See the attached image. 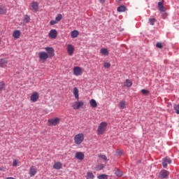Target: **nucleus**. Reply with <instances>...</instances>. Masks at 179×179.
Instances as JSON below:
<instances>
[{"instance_id": "nucleus-1", "label": "nucleus", "mask_w": 179, "mask_h": 179, "mask_svg": "<svg viewBox=\"0 0 179 179\" xmlns=\"http://www.w3.org/2000/svg\"><path fill=\"white\" fill-rule=\"evenodd\" d=\"M73 139L76 145H81L83 141H85V134L79 133L74 136Z\"/></svg>"}, {"instance_id": "nucleus-2", "label": "nucleus", "mask_w": 179, "mask_h": 179, "mask_svg": "<svg viewBox=\"0 0 179 179\" xmlns=\"http://www.w3.org/2000/svg\"><path fill=\"white\" fill-rule=\"evenodd\" d=\"M106 129H107V122H101L97 129V134L103 135V134L106 132Z\"/></svg>"}, {"instance_id": "nucleus-3", "label": "nucleus", "mask_w": 179, "mask_h": 179, "mask_svg": "<svg viewBox=\"0 0 179 179\" xmlns=\"http://www.w3.org/2000/svg\"><path fill=\"white\" fill-rule=\"evenodd\" d=\"M61 122V119L59 117H54L52 119H49L48 120V124L49 127H55V125H58Z\"/></svg>"}, {"instance_id": "nucleus-4", "label": "nucleus", "mask_w": 179, "mask_h": 179, "mask_svg": "<svg viewBox=\"0 0 179 179\" xmlns=\"http://www.w3.org/2000/svg\"><path fill=\"white\" fill-rule=\"evenodd\" d=\"M83 106H85V102L82 101H77L71 104V107H73V110H79V108L83 107Z\"/></svg>"}, {"instance_id": "nucleus-5", "label": "nucleus", "mask_w": 179, "mask_h": 179, "mask_svg": "<svg viewBox=\"0 0 179 179\" xmlns=\"http://www.w3.org/2000/svg\"><path fill=\"white\" fill-rule=\"evenodd\" d=\"M57 36L58 32L57 31V29H51L48 34L49 38H51L52 40H55Z\"/></svg>"}, {"instance_id": "nucleus-6", "label": "nucleus", "mask_w": 179, "mask_h": 179, "mask_svg": "<svg viewBox=\"0 0 179 179\" xmlns=\"http://www.w3.org/2000/svg\"><path fill=\"white\" fill-rule=\"evenodd\" d=\"M38 57L41 61H47L50 56H48V53L45 52H40L38 53Z\"/></svg>"}, {"instance_id": "nucleus-7", "label": "nucleus", "mask_w": 179, "mask_h": 179, "mask_svg": "<svg viewBox=\"0 0 179 179\" xmlns=\"http://www.w3.org/2000/svg\"><path fill=\"white\" fill-rule=\"evenodd\" d=\"M73 75L75 76H80L82 74V68L80 66H74L73 69Z\"/></svg>"}, {"instance_id": "nucleus-8", "label": "nucleus", "mask_w": 179, "mask_h": 179, "mask_svg": "<svg viewBox=\"0 0 179 179\" xmlns=\"http://www.w3.org/2000/svg\"><path fill=\"white\" fill-rule=\"evenodd\" d=\"M66 50L69 55H70V57H72V55H73V52H75V47H73V45H72L71 44H68Z\"/></svg>"}, {"instance_id": "nucleus-9", "label": "nucleus", "mask_w": 179, "mask_h": 179, "mask_svg": "<svg viewBox=\"0 0 179 179\" xmlns=\"http://www.w3.org/2000/svg\"><path fill=\"white\" fill-rule=\"evenodd\" d=\"M45 51L48 52V57L50 58L54 57L55 55V50H54V48H50V47H46L45 48Z\"/></svg>"}, {"instance_id": "nucleus-10", "label": "nucleus", "mask_w": 179, "mask_h": 179, "mask_svg": "<svg viewBox=\"0 0 179 179\" xmlns=\"http://www.w3.org/2000/svg\"><path fill=\"white\" fill-rule=\"evenodd\" d=\"M39 97H40V94H38V92H35L31 94L30 100L31 101H32V103H36V101L38 100Z\"/></svg>"}, {"instance_id": "nucleus-11", "label": "nucleus", "mask_w": 179, "mask_h": 179, "mask_svg": "<svg viewBox=\"0 0 179 179\" xmlns=\"http://www.w3.org/2000/svg\"><path fill=\"white\" fill-rule=\"evenodd\" d=\"M168 164H171V159L169 157L162 159V165L164 169H167Z\"/></svg>"}, {"instance_id": "nucleus-12", "label": "nucleus", "mask_w": 179, "mask_h": 179, "mask_svg": "<svg viewBox=\"0 0 179 179\" xmlns=\"http://www.w3.org/2000/svg\"><path fill=\"white\" fill-rule=\"evenodd\" d=\"M169 176H170V172L166 170H162L159 173V177L161 178H169Z\"/></svg>"}, {"instance_id": "nucleus-13", "label": "nucleus", "mask_w": 179, "mask_h": 179, "mask_svg": "<svg viewBox=\"0 0 179 179\" xmlns=\"http://www.w3.org/2000/svg\"><path fill=\"white\" fill-rule=\"evenodd\" d=\"M29 174L30 177H34L36 174H37V169H36V166H32L29 168Z\"/></svg>"}, {"instance_id": "nucleus-14", "label": "nucleus", "mask_w": 179, "mask_h": 179, "mask_svg": "<svg viewBox=\"0 0 179 179\" xmlns=\"http://www.w3.org/2000/svg\"><path fill=\"white\" fill-rule=\"evenodd\" d=\"M76 159L78 160H83L85 159V154L82 152H78L76 153Z\"/></svg>"}, {"instance_id": "nucleus-15", "label": "nucleus", "mask_w": 179, "mask_h": 179, "mask_svg": "<svg viewBox=\"0 0 179 179\" xmlns=\"http://www.w3.org/2000/svg\"><path fill=\"white\" fill-rule=\"evenodd\" d=\"M31 8L32 10H34V12H38V3L37 1H33L31 3Z\"/></svg>"}, {"instance_id": "nucleus-16", "label": "nucleus", "mask_w": 179, "mask_h": 179, "mask_svg": "<svg viewBox=\"0 0 179 179\" xmlns=\"http://www.w3.org/2000/svg\"><path fill=\"white\" fill-rule=\"evenodd\" d=\"M122 87H131L132 86V82L131 80H126L125 82L122 85Z\"/></svg>"}, {"instance_id": "nucleus-17", "label": "nucleus", "mask_w": 179, "mask_h": 179, "mask_svg": "<svg viewBox=\"0 0 179 179\" xmlns=\"http://www.w3.org/2000/svg\"><path fill=\"white\" fill-rule=\"evenodd\" d=\"M53 169L55 170H61V169H62V163L60 162H55L53 165Z\"/></svg>"}, {"instance_id": "nucleus-18", "label": "nucleus", "mask_w": 179, "mask_h": 179, "mask_svg": "<svg viewBox=\"0 0 179 179\" xmlns=\"http://www.w3.org/2000/svg\"><path fill=\"white\" fill-rule=\"evenodd\" d=\"M73 94H74L75 99L79 100V90L77 87L73 88Z\"/></svg>"}, {"instance_id": "nucleus-19", "label": "nucleus", "mask_w": 179, "mask_h": 179, "mask_svg": "<svg viewBox=\"0 0 179 179\" xmlns=\"http://www.w3.org/2000/svg\"><path fill=\"white\" fill-rule=\"evenodd\" d=\"M158 8L160 12H166V8L164 7L162 1H159L158 3Z\"/></svg>"}, {"instance_id": "nucleus-20", "label": "nucleus", "mask_w": 179, "mask_h": 179, "mask_svg": "<svg viewBox=\"0 0 179 179\" xmlns=\"http://www.w3.org/2000/svg\"><path fill=\"white\" fill-rule=\"evenodd\" d=\"M20 34H21L20 31L15 30L13 33V37H14V38H16V39L20 38Z\"/></svg>"}, {"instance_id": "nucleus-21", "label": "nucleus", "mask_w": 179, "mask_h": 179, "mask_svg": "<svg viewBox=\"0 0 179 179\" xmlns=\"http://www.w3.org/2000/svg\"><path fill=\"white\" fill-rule=\"evenodd\" d=\"M7 64H8V60H6V59H0L1 68H3Z\"/></svg>"}, {"instance_id": "nucleus-22", "label": "nucleus", "mask_w": 179, "mask_h": 179, "mask_svg": "<svg viewBox=\"0 0 179 179\" xmlns=\"http://www.w3.org/2000/svg\"><path fill=\"white\" fill-rule=\"evenodd\" d=\"M7 11L8 10L6 9V7L0 6V15H6Z\"/></svg>"}, {"instance_id": "nucleus-23", "label": "nucleus", "mask_w": 179, "mask_h": 179, "mask_svg": "<svg viewBox=\"0 0 179 179\" xmlns=\"http://www.w3.org/2000/svg\"><path fill=\"white\" fill-rule=\"evenodd\" d=\"M90 105L92 108H96L97 107V102L94 99H91L90 101Z\"/></svg>"}, {"instance_id": "nucleus-24", "label": "nucleus", "mask_w": 179, "mask_h": 179, "mask_svg": "<svg viewBox=\"0 0 179 179\" xmlns=\"http://www.w3.org/2000/svg\"><path fill=\"white\" fill-rule=\"evenodd\" d=\"M119 106L121 110H124V108H127V102L125 101H121L119 103Z\"/></svg>"}, {"instance_id": "nucleus-25", "label": "nucleus", "mask_w": 179, "mask_h": 179, "mask_svg": "<svg viewBox=\"0 0 179 179\" xmlns=\"http://www.w3.org/2000/svg\"><path fill=\"white\" fill-rule=\"evenodd\" d=\"M117 12H125L127 10V6L122 5L117 8Z\"/></svg>"}, {"instance_id": "nucleus-26", "label": "nucleus", "mask_w": 179, "mask_h": 179, "mask_svg": "<svg viewBox=\"0 0 179 179\" xmlns=\"http://www.w3.org/2000/svg\"><path fill=\"white\" fill-rule=\"evenodd\" d=\"M71 38H76V37L79 36V31L74 30L71 31Z\"/></svg>"}, {"instance_id": "nucleus-27", "label": "nucleus", "mask_w": 179, "mask_h": 179, "mask_svg": "<svg viewBox=\"0 0 179 179\" xmlns=\"http://www.w3.org/2000/svg\"><path fill=\"white\" fill-rule=\"evenodd\" d=\"M87 179H93L94 178V175L92 172H87L86 176Z\"/></svg>"}, {"instance_id": "nucleus-28", "label": "nucleus", "mask_w": 179, "mask_h": 179, "mask_svg": "<svg viewBox=\"0 0 179 179\" xmlns=\"http://www.w3.org/2000/svg\"><path fill=\"white\" fill-rule=\"evenodd\" d=\"M101 53L102 55H108V50L107 48L101 49Z\"/></svg>"}, {"instance_id": "nucleus-29", "label": "nucleus", "mask_w": 179, "mask_h": 179, "mask_svg": "<svg viewBox=\"0 0 179 179\" xmlns=\"http://www.w3.org/2000/svg\"><path fill=\"white\" fill-rule=\"evenodd\" d=\"M5 89V83L3 81L0 82V94L2 93V90Z\"/></svg>"}, {"instance_id": "nucleus-30", "label": "nucleus", "mask_w": 179, "mask_h": 179, "mask_svg": "<svg viewBox=\"0 0 179 179\" xmlns=\"http://www.w3.org/2000/svg\"><path fill=\"white\" fill-rule=\"evenodd\" d=\"M24 23H29V22H30V17H29V15H26L24 17Z\"/></svg>"}, {"instance_id": "nucleus-31", "label": "nucleus", "mask_w": 179, "mask_h": 179, "mask_svg": "<svg viewBox=\"0 0 179 179\" xmlns=\"http://www.w3.org/2000/svg\"><path fill=\"white\" fill-rule=\"evenodd\" d=\"M115 174L117 176V177H122V172L120 169H117Z\"/></svg>"}, {"instance_id": "nucleus-32", "label": "nucleus", "mask_w": 179, "mask_h": 179, "mask_svg": "<svg viewBox=\"0 0 179 179\" xmlns=\"http://www.w3.org/2000/svg\"><path fill=\"white\" fill-rule=\"evenodd\" d=\"M149 23L151 26H154L155 23H156V19L155 18H150L149 19Z\"/></svg>"}, {"instance_id": "nucleus-33", "label": "nucleus", "mask_w": 179, "mask_h": 179, "mask_svg": "<svg viewBox=\"0 0 179 179\" xmlns=\"http://www.w3.org/2000/svg\"><path fill=\"white\" fill-rule=\"evenodd\" d=\"M62 20V15L61 14H58L57 16L55 17V20L57 21V23L58 22H61Z\"/></svg>"}, {"instance_id": "nucleus-34", "label": "nucleus", "mask_w": 179, "mask_h": 179, "mask_svg": "<svg viewBox=\"0 0 179 179\" xmlns=\"http://www.w3.org/2000/svg\"><path fill=\"white\" fill-rule=\"evenodd\" d=\"M96 170L99 171V170H103L104 169V165L103 164H101L98 166H96Z\"/></svg>"}, {"instance_id": "nucleus-35", "label": "nucleus", "mask_w": 179, "mask_h": 179, "mask_svg": "<svg viewBox=\"0 0 179 179\" xmlns=\"http://www.w3.org/2000/svg\"><path fill=\"white\" fill-rule=\"evenodd\" d=\"M98 178L99 179H107L108 177H107V175L102 174V175H99L98 176Z\"/></svg>"}, {"instance_id": "nucleus-36", "label": "nucleus", "mask_w": 179, "mask_h": 179, "mask_svg": "<svg viewBox=\"0 0 179 179\" xmlns=\"http://www.w3.org/2000/svg\"><path fill=\"white\" fill-rule=\"evenodd\" d=\"M103 66L104 68H106V69L110 68V66H111V64L109 62H105L103 64Z\"/></svg>"}, {"instance_id": "nucleus-37", "label": "nucleus", "mask_w": 179, "mask_h": 179, "mask_svg": "<svg viewBox=\"0 0 179 179\" xmlns=\"http://www.w3.org/2000/svg\"><path fill=\"white\" fill-rule=\"evenodd\" d=\"M57 23H58V22H57L56 20H51V21L50 22V26H54V24H57Z\"/></svg>"}, {"instance_id": "nucleus-38", "label": "nucleus", "mask_w": 179, "mask_h": 179, "mask_svg": "<svg viewBox=\"0 0 179 179\" xmlns=\"http://www.w3.org/2000/svg\"><path fill=\"white\" fill-rule=\"evenodd\" d=\"M141 93L145 95L149 94V91L148 90H142Z\"/></svg>"}, {"instance_id": "nucleus-39", "label": "nucleus", "mask_w": 179, "mask_h": 179, "mask_svg": "<svg viewBox=\"0 0 179 179\" xmlns=\"http://www.w3.org/2000/svg\"><path fill=\"white\" fill-rule=\"evenodd\" d=\"M156 47H157V48H163V45L162 43H157Z\"/></svg>"}, {"instance_id": "nucleus-40", "label": "nucleus", "mask_w": 179, "mask_h": 179, "mask_svg": "<svg viewBox=\"0 0 179 179\" xmlns=\"http://www.w3.org/2000/svg\"><path fill=\"white\" fill-rule=\"evenodd\" d=\"M13 167H16L17 166V160L13 159Z\"/></svg>"}, {"instance_id": "nucleus-41", "label": "nucleus", "mask_w": 179, "mask_h": 179, "mask_svg": "<svg viewBox=\"0 0 179 179\" xmlns=\"http://www.w3.org/2000/svg\"><path fill=\"white\" fill-rule=\"evenodd\" d=\"M99 157H100L101 159H103V160H107V157H106V155H99Z\"/></svg>"}, {"instance_id": "nucleus-42", "label": "nucleus", "mask_w": 179, "mask_h": 179, "mask_svg": "<svg viewBox=\"0 0 179 179\" xmlns=\"http://www.w3.org/2000/svg\"><path fill=\"white\" fill-rule=\"evenodd\" d=\"M100 3H104L106 2V0H99Z\"/></svg>"}, {"instance_id": "nucleus-43", "label": "nucleus", "mask_w": 179, "mask_h": 179, "mask_svg": "<svg viewBox=\"0 0 179 179\" xmlns=\"http://www.w3.org/2000/svg\"><path fill=\"white\" fill-rule=\"evenodd\" d=\"M0 45H1V38H0Z\"/></svg>"}]
</instances>
